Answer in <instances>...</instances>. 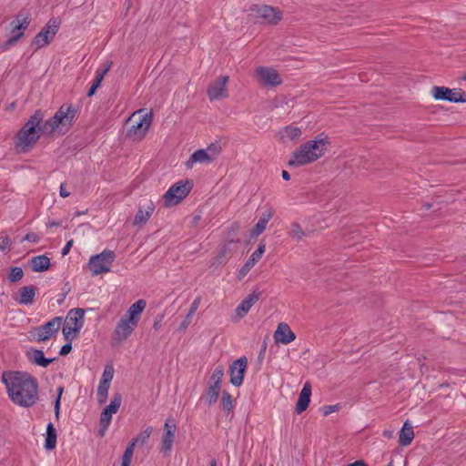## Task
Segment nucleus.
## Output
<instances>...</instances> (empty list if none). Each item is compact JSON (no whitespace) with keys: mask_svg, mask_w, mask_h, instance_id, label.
Segmentation results:
<instances>
[{"mask_svg":"<svg viewBox=\"0 0 466 466\" xmlns=\"http://www.w3.org/2000/svg\"><path fill=\"white\" fill-rule=\"evenodd\" d=\"M76 115L75 107L62 106L53 117L43 122L44 113L36 110L17 133V145L32 146L38 140L41 134H52L59 126H71Z\"/></svg>","mask_w":466,"mask_h":466,"instance_id":"nucleus-1","label":"nucleus"},{"mask_svg":"<svg viewBox=\"0 0 466 466\" xmlns=\"http://www.w3.org/2000/svg\"><path fill=\"white\" fill-rule=\"evenodd\" d=\"M1 379L8 397L15 404L29 408L37 402L38 383L32 375L21 371H4Z\"/></svg>","mask_w":466,"mask_h":466,"instance_id":"nucleus-2","label":"nucleus"},{"mask_svg":"<svg viewBox=\"0 0 466 466\" xmlns=\"http://www.w3.org/2000/svg\"><path fill=\"white\" fill-rule=\"evenodd\" d=\"M329 137L324 133L319 134L314 139L309 140L299 146L292 154L288 165L291 167H299L318 160L324 155Z\"/></svg>","mask_w":466,"mask_h":466,"instance_id":"nucleus-3","label":"nucleus"},{"mask_svg":"<svg viewBox=\"0 0 466 466\" xmlns=\"http://www.w3.org/2000/svg\"><path fill=\"white\" fill-rule=\"evenodd\" d=\"M146 306L147 303L144 299H138L120 318L113 331V339L116 343L125 341L132 334L140 320L141 314Z\"/></svg>","mask_w":466,"mask_h":466,"instance_id":"nucleus-4","label":"nucleus"},{"mask_svg":"<svg viewBox=\"0 0 466 466\" xmlns=\"http://www.w3.org/2000/svg\"><path fill=\"white\" fill-rule=\"evenodd\" d=\"M153 120L152 113L140 115V111L134 113L127 120V137L133 140L145 137Z\"/></svg>","mask_w":466,"mask_h":466,"instance_id":"nucleus-5","label":"nucleus"},{"mask_svg":"<svg viewBox=\"0 0 466 466\" xmlns=\"http://www.w3.org/2000/svg\"><path fill=\"white\" fill-rule=\"evenodd\" d=\"M116 259V254L109 249L103 250L100 254L90 257L87 268L92 276H97L110 271L111 266Z\"/></svg>","mask_w":466,"mask_h":466,"instance_id":"nucleus-6","label":"nucleus"},{"mask_svg":"<svg viewBox=\"0 0 466 466\" xmlns=\"http://www.w3.org/2000/svg\"><path fill=\"white\" fill-rule=\"evenodd\" d=\"M193 188V180H179L173 184L164 195L166 206L179 204Z\"/></svg>","mask_w":466,"mask_h":466,"instance_id":"nucleus-7","label":"nucleus"},{"mask_svg":"<svg viewBox=\"0 0 466 466\" xmlns=\"http://www.w3.org/2000/svg\"><path fill=\"white\" fill-rule=\"evenodd\" d=\"M84 315L85 310L80 308L69 310L62 329V332L66 340L71 341L75 337V335H71L79 332L83 326Z\"/></svg>","mask_w":466,"mask_h":466,"instance_id":"nucleus-8","label":"nucleus"},{"mask_svg":"<svg viewBox=\"0 0 466 466\" xmlns=\"http://www.w3.org/2000/svg\"><path fill=\"white\" fill-rule=\"evenodd\" d=\"M431 95L435 100L451 103H466V92L462 89H451L446 86H434Z\"/></svg>","mask_w":466,"mask_h":466,"instance_id":"nucleus-9","label":"nucleus"},{"mask_svg":"<svg viewBox=\"0 0 466 466\" xmlns=\"http://www.w3.org/2000/svg\"><path fill=\"white\" fill-rule=\"evenodd\" d=\"M58 28L59 23L56 19L49 20V22L34 37L31 46H35V50L47 46L55 37Z\"/></svg>","mask_w":466,"mask_h":466,"instance_id":"nucleus-10","label":"nucleus"},{"mask_svg":"<svg viewBox=\"0 0 466 466\" xmlns=\"http://www.w3.org/2000/svg\"><path fill=\"white\" fill-rule=\"evenodd\" d=\"M30 22L31 19L28 15L19 14L16 15V19L11 22V25H13L12 36L3 45L4 50L14 46L24 35V31L28 27Z\"/></svg>","mask_w":466,"mask_h":466,"instance_id":"nucleus-11","label":"nucleus"},{"mask_svg":"<svg viewBox=\"0 0 466 466\" xmlns=\"http://www.w3.org/2000/svg\"><path fill=\"white\" fill-rule=\"evenodd\" d=\"M229 76H220L214 82L210 83L206 93L210 101L226 99L228 97L227 84Z\"/></svg>","mask_w":466,"mask_h":466,"instance_id":"nucleus-12","label":"nucleus"},{"mask_svg":"<svg viewBox=\"0 0 466 466\" xmlns=\"http://www.w3.org/2000/svg\"><path fill=\"white\" fill-rule=\"evenodd\" d=\"M248 368V359L246 356H242L234 360L228 369L230 376L229 382L235 386L239 387L242 385L245 378V374Z\"/></svg>","mask_w":466,"mask_h":466,"instance_id":"nucleus-13","label":"nucleus"},{"mask_svg":"<svg viewBox=\"0 0 466 466\" xmlns=\"http://www.w3.org/2000/svg\"><path fill=\"white\" fill-rule=\"evenodd\" d=\"M121 402H122V396L120 393H116L111 401H110V404L107 405L104 410L103 411L101 412V415H100V426H101V430H100V434L101 436L104 435V431H106L110 422H111V419H112V414L116 413L120 405H121Z\"/></svg>","mask_w":466,"mask_h":466,"instance_id":"nucleus-14","label":"nucleus"},{"mask_svg":"<svg viewBox=\"0 0 466 466\" xmlns=\"http://www.w3.org/2000/svg\"><path fill=\"white\" fill-rule=\"evenodd\" d=\"M176 431L177 425L175 420L168 418L164 425V432L161 441V451L165 454H168L172 450Z\"/></svg>","mask_w":466,"mask_h":466,"instance_id":"nucleus-15","label":"nucleus"},{"mask_svg":"<svg viewBox=\"0 0 466 466\" xmlns=\"http://www.w3.org/2000/svg\"><path fill=\"white\" fill-rule=\"evenodd\" d=\"M61 318L55 317L46 324L39 326L36 329V341H46L49 339L54 334H56L60 327Z\"/></svg>","mask_w":466,"mask_h":466,"instance_id":"nucleus-16","label":"nucleus"},{"mask_svg":"<svg viewBox=\"0 0 466 466\" xmlns=\"http://www.w3.org/2000/svg\"><path fill=\"white\" fill-rule=\"evenodd\" d=\"M256 72L265 86L275 87L282 83L279 74L274 68L258 66Z\"/></svg>","mask_w":466,"mask_h":466,"instance_id":"nucleus-17","label":"nucleus"},{"mask_svg":"<svg viewBox=\"0 0 466 466\" xmlns=\"http://www.w3.org/2000/svg\"><path fill=\"white\" fill-rule=\"evenodd\" d=\"M266 250V246L263 243H259L257 249L251 254L245 264L238 270L237 279L241 280L253 268L256 262H258L263 256Z\"/></svg>","mask_w":466,"mask_h":466,"instance_id":"nucleus-18","label":"nucleus"},{"mask_svg":"<svg viewBox=\"0 0 466 466\" xmlns=\"http://www.w3.org/2000/svg\"><path fill=\"white\" fill-rule=\"evenodd\" d=\"M274 339L277 344H289L296 339V334L286 322H280L274 332Z\"/></svg>","mask_w":466,"mask_h":466,"instance_id":"nucleus-19","label":"nucleus"},{"mask_svg":"<svg viewBox=\"0 0 466 466\" xmlns=\"http://www.w3.org/2000/svg\"><path fill=\"white\" fill-rule=\"evenodd\" d=\"M262 292L258 289H255L248 294L237 307L236 314L239 318L245 317L251 307L260 299Z\"/></svg>","mask_w":466,"mask_h":466,"instance_id":"nucleus-20","label":"nucleus"},{"mask_svg":"<svg viewBox=\"0 0 466 466\" xmlns=\"http://www.w3.org/2000/svg\"><path fill=\"white\" fill-rule=\"evenodd\" d=\"M258 16L270 25H277L282 19V12L269 5H263L258 10Z\"/></svg>","mask_w":466,"mask_h":466,"instance_id":"nucleus-21","label":"nucleus"},{"mask_svg":"<svg viewBox=\"0 0 466 466\" xmlns=\"http://www.w3.org/2000/svg\"><path fill=\"white\" fill-rule=\"evenodd\" d=\"M310 396H311V385L309 382H306L299 395V398L297 400L296 407H295V412L297 414H301L303 411H305L310 402Z\"/></svg>","mask_w":466,"mask_h":466,"instance_id":"nucleus-22","label":"nucleus"},{"mask_svg":"<svg viewBox=\"0 0 466 466\" xmlns=\"http://www.w3.org/2000/svg\"><path fill=\"white\" fill-rule=\"evenodd\" d=\"M274 214L275 211L272 208H268L264 212H262L258 221L251 229V236L258 237L262 234L265 231L268 221L273 218Z\"/></svg>","mask_w":466,"mask_h":466,"instance_id":"nucleus-23","label":"nucleus"},{"mask_svg":"<svg viewBox=\"0 0 466 466\" xmlns=\"http://www.w3.org/2000/svg\"><path fill=\"white\" fill-rule=\"evenodd\" d=\"M26 356L31 363L43 368H46L56 360L55 358H46L44 355V351L42 350L37 349H31L26 352Z\"/></svg>","mask_w":466,"mask_h":466,"instance_id":"nucleus-24","label":"nucleus"},{"mask_svg":"<svg viewBox=\"0 0 466 466\" xmlns=\"http://www.w3.org/2000/svg\"><path fill=\"white\" fill-rule=\"evenodd\" d=\"M36 288L33 285L22 287L19 289V297L15 298V301L22 305H30L34 302L36 293Z\"/></svg>","mask_w":466,"mask_h":466,"instance_id":"nucleus-25","label":"nucleus"},{"mask_svg":"<svg viewBox=\"0 0 466 466\" xmlns=\"http://www.w3.org/2000/svg\"><path fill=\"white\" fill-rule=\"evenodd\" d=\"M414 439L413 426L406 420L402 425L399 434V443L401 446L410 445Z\"/></svg>","mask_w":466,"mask_h":466,"instance_id":"nucleus-26","label":"nucleus"},{"mask_svg":"<svg viewBox=\"0 0 466 466\" xmlns=\"http://www.w3.org/2000/svg\"><path fill=\"white\" fill-rule=\"evenodd\" d=\"M154 210H155V206H154L153 202H151V201L147 204V206L146 207L145 209H143L142 208H139L135 216L133 225L137 226V225L146 224V222L149 219V218L151 217Z\"/></svg>","mask_w":466,"mask_h":466,"instance_id":"nucleus-27","label":"nucleus"},{"mask_svg":"<svg viewBox=\"0 0 466 466\" xmlns=\"http://www.w3.org/2000/svg\"><path fill=\"white\" fill-rule=\"evenodd\" d=\"M30 266L35 272H43L50 267V258L46 255L33 257L30 260Z\"/></svg>","mask_w":466,"mask_h":466,"instance_id":"nucleus-28","label":"nucleus"},{"mask_svg":"<svg viewBox=\"0 0 466 466\" xmlns=\"http://www.w3.org/2000/svg\"><path fill=\"white\" fill-rule=\"evenodd\" d=\"M222 147L220 139H217L215 142L208 144L206 147V164L215 161L221 154Z\"/></svg>","mask_w":466,"mask_h":466,"instance_id":"nucleus-29","label":"nucleus"},{"mask_svg":"<svg viewBox=\"0 0 466 466\" xmlns=\"http://www.w3.org/2000/svg\"><path fill=\"white\" fill-rule=\"evenodd\" d=\"M56 430L52 422H49L46 426V433L45 440V448L47 451L54 450L56 446Z\"/></svg>","mask_w":466,"mask_h":466,"instance_id":"nucleus-30","label":"nucleus"},{"mask_svg":"<svg viewBox=\"0 0 466 466\" xmlns=\"http://www.w3.org/2000/svg\"><path fill=\"white\" fill-rule=\"evenodd\" d=\"M219 408L224 411L226 416H228L233 411V397L228 390L222 391V396L219 401Z\"/></svg>","mask_w":466,"mask_h":466,"instance_id":"nucleus-31","label":"nucleus"},{"mask_svg":"<svg viewBox=\"0 0 466 466\" xmlns=\"http://www.w3.org/2000/svg\"><path fill=\"white\" fill-rule=\"evenodd\" d=\"M228 251V244H223L219 249L216 257L210 261L209 268H217L220 265H223L227 262V253Z\"/></svg>","mask_w":466,"mask_h":466,"instance_id":"nucleus-32","label":"nucleus"},{"mask_svg":"<svg viewBox=\"0 0 466 466\" xmlns=\"http://www.w3.org/2000/svg\"><path fill=\"white\" fill-rule=\"evenodd\" d=\"M137 443L138 439H132V441L129 442V444L126 448V451H124L121 466H129L134 453V449L136 445H137Z\"/></svg>","mask_w":466,"mask_h":466,"instance_id":"nucleus-33","label":"nucleus"},{"mask_svg":"<svg viewBox=\"0 0 466 466\" xmlns=\"http://www.w3.org/2000/svg\"><path fill=\"white\" fill-rule=\"evenodd\" d=\"M221 390V386L218 384H211L208 390L206 391V397L208 405H212L218 401L219 393Z\"/></svg>","mask_w":466,"mask_h":466,"instance_id":"nucleus-34","label":"nucleus"},{"mask_svg":"<svg viewBox=\"0 0 466 466\" xmlns=\"http://www.w3.org/2000/svg\"><path fill=\"white\" fill-rule=\"evenodd\" d=\"M239 231V224L238 222H234L228 227L226 234V239L228 243H238L239 239L238 238Z\"/></svg>","mask_w":466,"mask_h":466,"instance_id":"nucleus-35","label":"nucleus"},{"mask_svg":"<svg viewBox=\"0 0 466 466\" xmlns=\"http://www.w3.org/2000/svg\"><path fill=\"white\" fill-rule=\"evenodd\" d=\"M197 162H204V148H199L195 151L186 161L185 165L187 168H192L193 165Z\"/></svg>","mask_w":466,"mask_h":466,"instance_id":"nucleus-36","label":"nucleus"},{"mask_svg":"<svg viewBox=\"0 0 466 466\" xmlns=\"http://www.w3.org/2000/svg\"><path fill=\"white\" fill-rule=\"evenodd\" d=\"M109 383H106V380H100L98 388H97V397L99 402H104L106 400L107 392L109 390Z\"/></svg>","mask_w":466,"mask_h":466,"instance_id":"nucleus-37","label":"nucleus"},{"mask_svg":"<svg viewBox=\"0 0 466 466\" xmlns=\"http://www.w3.org/2000/svg\"><path fill=\"white\" fill-rule=\"evenodd\" d=\"M305 235L300 224L299 222H293L291 224V229L289 232V236L296 240H300L302 237Z\"/></svg>","mask_w":466,"mask_h":466,"instance_id":"nucleus-38","label":"nucleus"},{"mask_svg":"<svg viewBox=\"0 0 466 466\" xmlns=\"http://www.w3.org/2000/svg\"><path fill=\"white\" fill-rule=\"evenodd\" d=\"M24 277V271L20 267H13L8 274V280L12 283L17 282Z\"/></svg>","mask_w":466,"mask_h":466,"instance_id":"nucleus-39","label":"nucleus"},{"mask_svg":"<svg viewBox=\"0 0 466 466\" xmlns=\"http://www.w3.org/2000/svg\"><path fill=\"white\" fill-rule=\"evenodd\" d=\"M284 133L286 137L291 140L298 139L301 136V130L297 127L287 126L284 127Z\"/></svg>","mask_w":466,"mask_h":466,"instance_id":"nucleus-40","label":"nucleus"},{"mask_svg":"<svg viewBox=\"0 0 466 466\" xmlns=\"http://www.w3.org/2000/svg\"><path fill=\"white\" fill-rule=\"evenodd\" d=\"M223 376H224V367L222 365H218L215 369V370L210 378L212 384H218V385L221 386V381H222Z\"/></svg>","mask_w":466,"mask_h":466,"instance_id":"nucleus-41","label":"nucleus"},{"mask_svg":"<svg viewBox=\"0 0 466 466\" xmlns=\"http://www.w3.org/2000/svg\"><path fill=\"white\" fill-rule=\"evenodd\" d=\"M109 67H110V64L106 68L98 69V70L96 71V76H95V78L93 79V83H92L93 86H96L97 88L99 87V86L101 85V82H102L105 75L109 70Z\"/></svg>","mask_w":466,"mask_h":466,"instance_id":"nucleus-42","label":"nucleus"},{"mask_svg":"<svg viewBox=\"0 0 466 466\" xmlns=\"http://www.w3.org/2000/svg\"><path fill=\"white\" fill-rule=\"evenodd\" d=\"M152 432H153V428L151 426L147 427L143 432H141L138 436H137L135 438V439H138L137 444L144 445L149 439Z\"/></svg>","mask_w":466,"mask_h":466,"instance_id":"nucleus-43","label":"nucleus"},{"mask_svg":"<svg viewBox=\"0 0 466 466\" xmlns=\"http://www.w3.org/2000/svg\"><path fill=\"white\" fill-rule=\"evenodd\" d=\"M63 391H64V388L63 387H59L57 389V397H56V399L55 400V403H54V411H55V415H56V419L59 418L60 401H61V396L63 394Z\"/></svg>","mask_w":466,"mask_h":466,"instance_id":"nucleus-44","label":"nucleus"},{"mask_svg":"<svg viewBox=\"0 0 466 466\" xmlns=\"http://www.w3.org/2000/svg\"><path fill=\"white\" fill-rule=\"evenodd\" d=\"M11 245V239L8 236L1 237L0 238V250L1 251H6Z\"/></svg>","mask_w":466,"mask_h":466,"instance_id":"nucleus-45","label":"nucleus"},{"mask_svg":"<svg viewBox=\"0 0 466 466\" xmlns=\"http://www.w3.org/2000/svg\"><path fill=\"white\" fill-rule=\"evenodd\" d=\"M340 409L339 404L335 405H326L323 407V415L328 416L332 412L338 411Z\"/></svg>","mask_w":466,"mask_h":466,"instance_id":"nucleus-46","label":"nucleus"},{"mask_svg":"<svg viewBox=\"0 0 466 466\" xmlns=\"http://www.w3.org/2000/svg\"><path fill=\"white\" fill-rule=\"evenodd\" d=\"M200 303V298H197L193 303L191 304L190 306V309H189V311L187 313V319H191L192 316L195 314V312L197 311L198 308V305Z\"/></svg>","mask_w":466,"mask_h":466,"instance_id":"nucleus-47","label":"nucleus"},{"mask_svg":"<svg viewBox=\"0 0 466 466\" xmlns=\"http://www.w3.org/2000/svg\"><path fill=\"white\" fill-rule=\"evenodd\" d=\"M112 379H113V370H112V368H110V369L106 368L104 370V372H103V375H102V379L100 380H106V383L110 384V381L112 380Z\"/></svg>","mask_w":466,"mask_h":466,"instance_id":"nucleus-48","label":"nucleus"},{"mask_svg":"<svg viewBox=\"0 0 466 466\" xmlns=\"http://www.w3.org/2000/svg\"><path fill=\"white\" fill-rule=\"evenodd\" d=\"M39 237L34 233V232H30V233H27L24 238H23V241L24 240H26V241H29V242H33V243H37L39 241Z\"/></svg>","mask_w":466,"mask_h":466,"instance_id":"nucleus-49","label":"nucleus"},{"mask_svg":"<svg viewBox=\"0 0 466 466\" xmlns=\"http://www.w3.org/2000/svg\"><path fill=\"white\" fill-rule=\"evenodd\" d=\"M71 350H72V344H71V341H68L64 346H62V348L60 349L59 354L61 356H66L68 353H70Z\"/></svg>","mask_w":466,"mask_h":466,"instance_id":"nucleus-50","label":"nucleus"},{"mask_svg":"<svg viewBox=\"0 0 466 466\" xmlns=\"http://www.w3.org/2000/svg\"><path fill=\"white\" fill-rule=\"evenodd\" d=\"M73 242H74V241H73V239H71V240H69V241L65 245V247H64V248H62V250H61V254H62V256H66V255H67V254L69 253V251H70V249H71V248H72V246H73Z\"/></svg>","mask_w":466,"mask_h":466,"instance_id":"nucleus-51","label":"nucleus"},{"mask_svg":"<svg viewBox=\"0 0 466 466\" xmlns=\"http://www.w3.org/2000/svg\"><path fill=\"white\" fill-rule=\"evenodd\" d=\"M266 350H267V342H266V341H263V343H262V345H261V348H260V350H259V352H258V359L259 360H263V359H264Z\"/></svg>","mask_w":466,"mask_h":466,"instance_id":"nucleus-52","label":"nucleus"},{"mask_svg":"<svg viewBox=\"0 0 466 466\" xmlns=\"http://www.w3.org/2000/svg\"><path fill=\"white\" fill-rule=\"evenodd\" d=\"M191 319H187V316L186 317V319L181 322V324L179 325V328H178V330H184L187 328V326L190 324Z\"/></svg>","mask_w":466,"mask_h":466,"instance_id":"nucleus-53","label":"nucleus"},{"mask_svg":"<svg viewBox=\"0 0 466 466\" xmlns=\"http://www.w3.org/2000/svg\"><path fill=\"white\" fill-rule=\"evenodd\" d=\"M346 466H369L363 460H357L354 462L348 463Z\"/></svg>","mask_w":466,"mask_h":466,"instance_id":"nucleus-54","label":"nucleus"},{"mask_svg":"<svg viewBox=\"0 0 466 466\" xmlns=\"http://www.w3.org/2000/svg\"><path fill=\"white\" fill-rule=\"evenodd\" d=\"M59 195H60V197H62L64 198H67L70 195V193L66 189V187L64 184H61V186H60Z\"/></svg>","mask_w":466,"mask_h":466,"instance_id":"nucleus-55","label":"nucleus"},{"mask_svg":"<svg viewBox=\"0 0 466 466\" xmlns=\"http://www.w3.org/2000/svg\"><path fill=\"white\" fill-rule=\"evenodd\" d=\"M382 435L387 439H391V438H393V431L385 430V431H383Z\"/></svg>","mask_w":466,"mask_h":466,"instance_id":"nucleus-56","label":"nucleus"},{"mask_svg":"<svg viewBox=\"0 0 466 466\" xmlns=\"http://www.w3.org/2000/svg\"><path fill=\"white\" fill-rule=\"evenodd\" d=\"M281 176L282 178L286 181H289L290 179V174L287 170H282Z\"/></svg>","mask_w":466,"mask_h":466,"instance_id":"nucleus-57","label":"nucleus"},{"mask_svg":"<svg viewBox=\"0 0 466 466\" xmlns=\"http://www.w3.org/2000/svg\"><path fill=\"white\" fill-rule=\"evenodd\" d=\"M96 89H97V87L91 86V87L89 88V90L87 92V96L91 97L92 96H94Z\"/></svg>","mask_w":466,"mask_h":466,"instance_id":"nucleus-58","label":"nucleus"},{"mask_svg":"<svg viewBox=\"0 0 466 466\" xmlns=\"http://www.w3.org/2000/svg\"><path fill=\"white\" fill-rule=\"evenodd\" d=\"M431 207H432V204H431V203H430V202H425V203H423V205H422V208H423L424 210H429Z\"/></svg>","mask_w":466,"mask_h":466,"instance_id":"nucleus-59","label":"nucleus"},{"mask_svg":"<svg viewBox=\"0 0 466 466\" xmlns=\"http://www.w3.org/2000/svg\"><path fill=\"white\" fill-rule=\"evenodd\" d=\"M59 225H60V223H59V222L53 221V222H51V223L49 224V227H57V226H59Z\"/></svg>","mask_w":466,"mask_h":466,"instance_id":"nucleus-60","label":"nucleus"},{"mask_svg":"<svg viewBox=\"0 0 466 466\" xmlns=\"http://www.w3.org/2000/svg\"><path fill=\"white\" fill-rule=\"evenodd\" d=\"M209 466H217V461L215 459H212L209 462Z\"/></svg>","mask_w":466,"mask_h":466,"instance_id":"nucleus-61","label":"nucleus"},{"mask_svg":"<svg viewBox=\"0 0 466 466\" xmlns=\"http://www.w3.org/2000/svg\"><path fill=\"white\" fill-rule=\"evenodd\" d=\"M387 466H394V465H393V461H390L387 464Z\"/></svg>","mask_w":466,"mask_h":466,"instance_id":"nucleus-62","label":"nucleus"},{"mask_svg":"<svg viewBox=\"0 0 466 466\" xmlns=\"http://www.w3.org/2000/svg\"><path fill=\"white\" fill-rule=\"evenodd\" d=\"M462 80H466V73L461 76Z\"/></svg>","mask_w":466,"mask_h":466,"instance_id":"nucleus-63","label":"nucleus"},{"mask_svg":"<svg viewBox=\"0 0 466 466\" xmlns=\"http://www.w3.org/2000/svg\"><path fill=\"white\" fill-rule=\"evenodd\" d=\"M154 328H155V329H157V328H158V323H155V324H154Z\"/></svg>","mask_w":466,"mask_h":466,"instance_id":"nucleus-64","label":"nucleus"}]
</instances>
